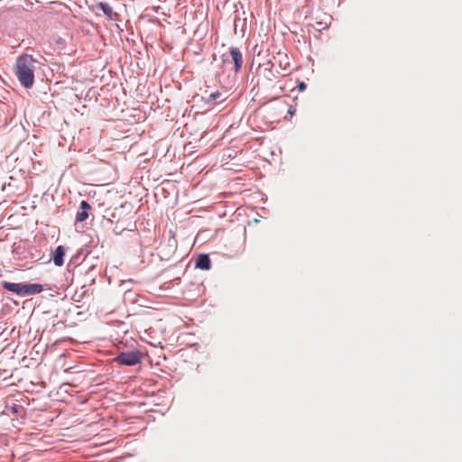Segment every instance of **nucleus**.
I'll use <instances>...</instances> for the list:
<instances>
[{
    "label": "nucleus",
    "mask_w": 462,
    "mask_h": 462,
    "mask_svg": "<svg viewBox=\"0 0 462 462\" xmlns=\"http://www.w3.org/2000/svg\"><path fill=\"white\" fill-rule=\"evenodd\" d=\"M229 53L234 62V70L237 73L242 69L243 54L237 47H231L229 49Z\"/></svg>",
    "instance_id": "nucleus-3"
},
{
    "label": "nucleus",
    "mask_w": 462,
    "mask_h": 462,
    "mask_svg": "<svg viewBox=\"0 0 462 462\" xmlns=\"http://www.w3.org/2000/svg\"><path fill=\"white\" fill-rule=\"evenodd\" d=\"M115 360L122 365L133 366L141 363L142 354L138 350L121 352Z\"/></svg>",
    "instance_id": "nucleus-2"
},
{
    "label": "nucleus",
    "mask_w": 462,
    "mask_h": 462,
    "mask_svg": "<svg viewBox=\"0 0 462 462\" xmlns=\"http://www.w3.org/2000/svg\"><path fill=\"white\" fill-rule=\"evenodd\" d=\"M79 208L80 211L76 215V221L83 222L88 217V211L91 209V206L87 200H82Z\"/></svg>",
    "instance_id": "nucleus-10"
},
{
    "label": "nucleus",
    "mask_w": 462,
    "mask_h": 462,
    "mask_svg": "<svg viewBox=\"0 0 462 462\" xmlns=\"http://www.w3.org/2000/svg\"><path fill=\"white\" fill-rule=\"evenodd\" d=\"M38 61L31 54L23 53L16 58L15 75L24 88H31L34 84V71Z\"/></svg>",
    "instance_id": "nucleus-1"
},
{
    "label": "nucleus",
    "mask_w": 462,
    "mask_h": 462,
    "mask_svg": "<svg viewBox=\"0 0 462 462\" xmlns=\"http://www.w3.org/2000/svg\"><path fill=\"white\" fill-rule=\"evenodd\" d=\"M263 77L268 81H273L277 79V71L273 70V63L267 61L260 66Z\"/></svg>",
    "instance_id": "nucleus-4"
},
{
    "label": "nucleus",
    "mask_w": 462,
    "mask_h": 462,
    "mask_svg": "<svg viewBox=\"0 0 462 462\" xmlns=\"http://www.w3.org/2000/svg\"><path fill=\"white\" fill-rule=\"evenodd\" d=\"M195 267L204 271L209 270L211 268V260L208 254H199L195 262Z\"/></svg>",
    "instance_id": "nucleus-9"
},
{
    "label": "nucleus",
    "mask_w": 462,
    "mask_h": 462,
    "mask_svg": "<svg viewBox=\"0 0 462 462\" xmlns=\"http://www.w3.org/2000/svg\"><path fill=\"white\" fill-rule=\"evenodd\" d=\"M298 88L299 90L302 91L306 88V84L304 82H300L299 85H298Z\"/></svg>",
    "instance_id": "nucleus-14"
},
{
    "label": "nucleus",
    "mask_w": 462,
    "mask_h": 462,
    "mask_svg": "<svg viewBox=\"0 0 462 462\" xmlns=\"http://www.w3.org/2000/svg\"><path fill=\"white\" fill-rule=\"evenodd\" d=\"M66 249L63 245H58L52 252L51 259L56 266H62L64 263V256Z\"/></svg>",
    "instance_id": "nucleus-8"
},
{
    "label": "nucleus",
    "mask_w": 462,
    "mask_h": 462,
    "mask_svg": "<svg viewBox=\"0 0 462 462\" xmlns=\"http://www.w3.org/2000/svg\"><path fill=\"white\" fill-rule=\"evenodd\" d=\"M96 8L102 11L108 20L116 21L119 17V14L114 12L107 3L99 2L96 5Z\"/></svg>",
    "instance_id": "nucleus-6"
},
{
    "label": "nucleus",
    "mask_w": 462,
    "mask_h": 462,
    "mask_svg": "<svg viewBox=\"0 0 462 462\" xmlns=\"http://www.w3.org/2000/svg\"><path fill=\"white\" fill-rule=\"evenodd\" d=\"M43 291V286L40 283H23L22 297L35 295Z\"/></svg>",
    "instance_id": "nucleus-5"
},
{
    "label": "nucleus",
    "mask_w": 462,
    "mask_h": 462,
    "mask_svg": "<svg viewBox=\"0 0 462 462\" xmlns=\"http://www.w3.org/2000/svg\"><path fill=\"white\" fill-rule=\"evenodd\" d=\"M124 229H125L124 227H117V226H116V227L113 229V232H114L116 235H120Z\"/></svg>",
    "instance_id": "nucleus-13"
},
{
    "label": "nucleus",
    "mask_w": 462,
    "mask_h": 462,
    "mask_svg": "<svg viewBox=\"0 0 462 462\" xmlns=\"http://www.w3.org/2000/svg\"><path fill=\"white\" fill-rule=\"evenodd\" d=\"M202 99L207 104L223 102L226 99V92L215 91L209 94L205 93Z\"/></svg>",
    "instance_id": "nucleus-7"
},
{
    "label": "nucleus",
    "mask_w": 462,
    "mask_h": 462,
    "mask_svg": "<svg viewBox=\"0 0 462 462\" xmlns=\"http://www.w3.org/2000/svg\"><path fill=\"white\" fill-rule=\"evenodd\" d=\"M8 409L12 413L17 414L20 411V410L23 408L19 405L13 404L12 406L8 407Z\"/></svg>",
    "instance_id": "nucleus-12"
},
{
    "label": "nucleus",
    "mask_w": 462,
    "mask_h": 462,
    "mask_svg": "<svg viewBox=\"0 0 462 462\" xmlns=\"http://www.w3.org/2000/svg\"><path fill=\"white\" fill-rule=\"evenodd\" d=\"M2 287L5 290L16 294L17 296L22 297L23 282L15 283L7 281H3Z\"/></svg>",
    "instance_id": "nucleus-11"
},
{
    "label": "nucleus",
    "mask_w": 462,
    "mask_h": 462,
    "mask_svg": "<svg viewBox=\"0 0 462 462\" xmlns=\"http://www.w3.org/2000/svg\"><path fill=\"white\" fill-rule=\"evenodd\" d=\"M107 222L113 223L112 219H110V218L107 219Z\"/></svg>",
    "instance_id": "nucleus-15"
}]
</instances>
